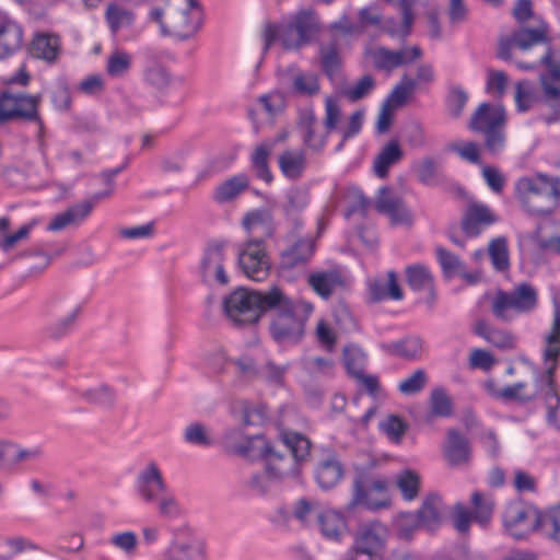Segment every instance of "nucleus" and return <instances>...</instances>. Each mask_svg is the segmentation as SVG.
Masks as SVG:
<instances>
[{
	"instance_id": "nucleus-3",
	"label": "nucleus",
	"mask_w": 560,
	"mask_h": 560,
	"mask_svg": "<svg viewBox=\"0 0 560 560\" xmlns=\"http://www.w3.org/2000/svg\"><path fill=\"white\" fill-rule=\"evenodd\" d=\"M320 31L318 14L312 8H303L278 24H267L262 31V51L278 42L287 50H300L312 43Z\"/></svg>"
},
{
	"instance_id": "nucleus-17",
	"label": "nucleus",
	"mask_w": 560,
	"mask_h": 560,
	"mask_svg": "<svg viewBox=\"0 0 560 560\" xmlns=\"http://www.w3.org/2000/svg\"><path fill=\"white\" fill-rule=\"evenodd\" d=\"M167 488L162 470L153 460L147 463L137 475L136 492L145 504H153Z\"/></svg>"
},
{
	"instance_id": "nucleus-44",
	"label": "nucleus",
	"mask_w": 560,
	"mask_h": 560,
	"mask_svg": "<svg viewBox=\"0 0 560 560\" xmlns=\"http://www.w3.org/2000/svg\"><path fill=\"white\" fill-rule=\"evenodd\" d=\"M342 476L343 467L335 456L324 459L316 470V480L323 489L335 487Z\"/></svg>"
},
{
	"instance_id": "nucleus-42",
	"label": "nucleus",
	"mask_w": 560,
	"mask_h": 560,
	"mask_svg": "<svg viewBox=\"0 0 560 560\" xmlns=\"http://www.w3.org/2000/svg\"><path fill=\"white\" fill-rule=\"evenodd\" d=\"M132 55L124 49L116 48L106 58L105 70L113 79H122L128 75L132 67Z\"/></svg>"
},
{
	"instance_id": "nucleus-5",
	"label": "nucleus",
	"mask_w": 560,
	"mask_h": 560,
	"mask_svg": "<svg viewBox=\"0 0 560 560\" xmlns=\"http://www.w3.org/2000/svg\"><path fill=\"white\" fill-rule=\"evenodd\" d=\"M149 16L159 24L163 35L180 40L194 36L201 26V13L196 0H162L154 5Z\"/></svg>"
},
{
	"instance_id": "nucleus-31",
	"label": "nucleus",
	"mask_w": 560,
	"mask_h": 560,
	"mask_svg": "<svg viewBox=\"0 0 560 560\" xmlns=\"http://www.w3.org/2000/svg\"><path fill=\"white\" fill-rule=\"evenodd\" d=\"M505 113L501 106L481 104L470 119L469 128L474 131L485 132L497 127H503Z\"/></svg>"
},
{
	"instance_id": "nucleus-12",
	"label": "nucleus",
	"mask_w": 560,
	"mask_h": 560,
	"mask_svg": "<svg viewBox=\"0 0 560 560\" xmlns=\"http://www.w3.org/2000/svg\"><path fill=\"white\" fill-rule=\"evenodd\" d=\"M364 506L370 511H378L390 506L388 494V482L381 477H373L363 480L361 477L353 481L352 499L348 505L351 510L354 506Z\"/></svg>"
},
{
	"instance_id": "nucleus-38",
	"label": "nucleus",
	"mask_w": 560,
	"mask_h": 560,
	"mask_svg": "<svg viewBox=\"0 0 560 560\" xmlns=\"http://www.w3.org/2000/svg\"><path fill=\"white\" fill-rule=\"evenodd\" d=\"M443 504L436 494H429L416 514L421 527L432 530L441 523Z\"/></svg>"
},
{
	"instance_id": "nucleus-27",
	"label": "nucleus",
	"mask_w": 560,
	"mask_h": 560,
	"mask_svg": "<svg viewBox=\"0 0 560 560\" xmlns=\"http://www.w3.org/2000/svg\"><path fill=\"white\" fill-rule=\"evenodd\" d=\"M497 222V215L485 203L469 202L463 218V230L468 236H477L487 226Z\"/></svg>"
},
{
	"instance_id": "nucleus-8",
	"label": "nucleus",
	"mask_w": 560,
	"mask_h": 560,
	"mask_svg": "<svg viewBox=\"0 0 560 560\" xmlns=\"http://www.w3.org/2000/svg\"><path fill=\"white\" fill-rule=\"evenodd\" d=\"M538 302V290L530 283L522 282L512 291H498L491 301V312L498 319L511 322L517 315L534 313Z\"/></svg>"
},
{
	"instance_id": "nucleus-15",
	"label": "nucleus",
	"mask_w": 560,
	"mask_h": 560,
	"mask_svg": "<svg viewBox=\"0 0 560 560\" xmlns=\"http://www.w3.org/2000/svg\"><path fill=\"white\" fill-rule=\"evenodd\" d=\"M542 513L521 502L510 503L503 515L506 532L514 538L521 539L541 528Z\"/></svg>"
},
{
	"instance_id": "nucleus-63",
	"label": "nucleus",
	"mask_w": 560,
	"mask_h": 560,
	"mask_svg": "<svg viewBox=\"0 0 560 560\" xmlns=\"http://www.w3.org/2000/svg\"><path fill=\"white\" fill-rule=\"evenodd\" d=\"M375 88V80L372 75H363L354 84L347 88L343 94L352 102L359 101L369 95Z\"/></svg>"
},
{
	"instance_id": "nucleus-50",
	"label": "nucleus",
	"mask_w": 560,
	"mask_h": 560,
	"mask_svg": "<svg viewBox=\"0 0 560 560\" xmlns=\"http://www.w3.org/2000/svg\"><path fill=\"white\" fill-rule=\"evenodd\" d=\"M273 144L271 142H262L256 147L252 155V164L257 176L265 182L271 180V173L268 168V158L272 151Z\"/></svg>"
},
{
	"instance_id": "nucleus-26",
	"label": "nucleus",
	"mask_w": 560,
	"mask_h": 560,
	"mask_svg": "<svg viewBox=\"0 0 560 560\" xmlns=\"http://www.w3.org/2000/svg\"><path fill=\"white\" fill-rule=\"evenodd\" d=\"M242 224L247 233V238H258L265 243L276 231L273 215L269 209H256L248 212L243 218Z\"/></svg>"
},
{
	"instance_id": "nucleus-52",
	"label": "nucleus",
	"mask_w": 560,
	"mask_h": 560,
	"mask_svg": "<svg viewBox=\"0 0 560 560\" xmlns=\"http://www.w3.org/2000/svg\"><path fill=\"white\" fill-rule=\"evenodd\" d=\"M133 13L120 5L110 4L106 10V21L113 33L133 23Z\"/></svg>"
},
{
	"instance_id": "nucleus-37",
	"label": "nucleus",
	"mask_w": 560,
	"mask_h": 560,
	"mask_svg": "<svg viewBox=\"0 0 560 560\" xmlns=\"http://www.w3.org/2000/svg\"><path fill=\"white\" fill-rule=\"evenodd\" d=\"M318 522L322 534L330 540L339 541L348 530L347 523L342 514L328 510L318 515Z\"/></svg>"
},
{
	"instance_id": "nucleus-53",
	"label": "nucleus",
	"mask_w": 560,
	"mask_h": 560,
	"mask_svg": "<svg viewBox=\"0 0 560 560\" xmlns=\"http://www.w3.org/2000/svg\"><path fill=\"white\" fill-rule=\"evenodd\" d=\"M154 500L156 510L162 517L176 518L182 514V506L175 494L167 488L163 494Z\"/></svg>"
},
{
	"instance_id": "nucleus-6",
	"label": "nucleus",
	"mask_w": 560,
	"mask_h": 560,
	"mask_svg": "<svg viewBox=\"0 0 560 560\" xmlns=\"http://www.w3.org/2000/svg\"><path fill=\"white\" fill-rule=\"evenodd\" d=\"M518 201L532 214H549L560 198V179L538 173L520 178L515 184Z\"/></svg>"
},
{
	"instance_id": "nucleus-4",
	"label": "nucleus",
	"mask_w": 560,
	"mask_h": 560,
	"mask_svg": "<svg viewBox=\"0 0 560 560\" xmlns=\"http://www.w3.org/2000/svg\"><path fill=\"white\" fill-rule=\"evenodd\" d=\"M553 307L552 325L545 336V373L537 381V387L546 402L548 423L560 430V422L557 415V410L560 407V397L553 381V373L558 366V358L560 357V290L553 294Z\"/></svg>"
},
{
	"instance_id": "nucleus-29",
	"label": "nucleus",
	"mask_w": 560,
	"mask_h": 560,
	"mask_svg": "<svg viewBox=\"0 0 560 560\" xmlns=\"http://www.w3.org/2000/svg\"><path fill=\"white\" fill-rule=\"evenodd\" d=\"M388 537L387 527L377 521L363 524L355 535L354 545L382 553Z\"/></svg>"
},
{
	"instance_id": "nucleus-20",
	"label": "nucleus",
	"mask_w": 560,
	"mask_h": 560,
	"mask_svg": "<svg viewBox=\"0 0 560 560\" xmlns=\"http://www.w3.org/2000/svg\"><path fill=\"white\" fill-rule=\"evenodd\" d=\"M375 209L388 217L394 225H411L412 212L406 207L401 197L388 187L380 188L374 201Z\"/></svg>"
},
{
	"instance_id": "nucleus-55",
	"label": "nucleus",
	"mask_w": 560,
	"mask_h": 560,
	"mask_svg": "<svg viewBox=\"0 0 560 560\" xmlns=\"http://www.w3.org/2000/svg\"><path fill=\"white\" fill-rule=\"evenodd\" d=\"M471 501L474 504V520L482 526L486 525L492 515L494 506L492 498L480 492H474Z\"/></svg>"
},
{
	"instance_id": "nucleus-56",
	"label": "nucleus",
	"mask_w": 560,
	"mask_h": 560,
	"mask_svg": "<svg viewBox=\"0 0 560 560\" xmlns=\"http://www.w3.org/2000/svg\"><path fill=\"white\" fill-rule=\"evenodd\" d=\"M380 429L392 442L400 443L408 425L400 417L390 415L380 423Z\"/></svg>"
},
{
	"instance_id": "nucleus-33",
	"label": "nucleus",
	"mask_w": 560,
	"mask_h": 560,
	"mask_svg": "<svg viewBox=\"0 0 560 560\" xmlns=\"http://www.w3.org/2000/svg\"><path fill=\"white\" fill-rule=\"evenodd\" d=\"M236 456L252 460L266 457L283 462L282 456L273 452L269 442L260 434L247 436Z\"/></svg>"
},
{
	"instance_id": "nucleus-9",
	"label": "nucleus",
	"mask_w": 560,
	"mask_h": 560,
	"mask_svg": "<svg viewBox=\"0 0 560 560\" xmlns=\"http://www.w3.org/2000/svg\"><path fill=\"white\" fill-rule=\"evenodd\" d=\"M81 311L79 304L72 303L65 293H54L44 300L40 306V314L47 318L62 315L55 322L44 327V334L54 340L67 336L72 329Z\"/></svg>"
},
{
	"instance_id": "nucleus-59",
	"label": "nucleus",
	"mask_w": 560,
	"mask_h": 560,
	"mask_svg": "<svg viewBox=\"0 0 560 560\" xmlns=\"http://www.w3.org/2000/svg\"><path fill=\"white\" fill-rule=\"evenodd\" d=\"M540 530L548 538L560 544V506L542 513Z\"/></svg>"
},
{
	"instance_id": "nucleus-7",
	"label": "nucleus",
	"mask_w": 560,
	"mask_h": 560,
	"mask_svg": "<svg viewBox=\"0 0 560 560\" xmlns=\"http://www.w3.org/2000/svg\"><path fill=\"white\" fill-rule=\"evenodd\" d=\"M268 296L269 289L257 291L238 288L223 299L224 314L236 326L256 324L267 312Z\"/></svg>"
},
{
	"instance_id": "nucleus-39",
	"label": "nucleus",
	"mask_w": 560,
	"mask_h": 560,
	"mask_svg": "<svg viewBox=\"0 0 560 560\" xmlns=\"http://www.w3.org/2000/svg\"><path fill=\"white\" fill-rule=\"evenodd\" d=\"M249 180L244 174L235 175L219 184L213 191V199L219 203H226L237 198L248 188Z\"/></svg>"
},
{
	"instance_id": "nucleus-13",
	"label": "nucleus",
	"mask_w": 560,
	"mask_h": 560,
	"mask_svg": "<svg viewBox=\"0 0 560 560\" xmlns=\"http://www.w3.org/2000/svg\"><path fill=\"white\" fill-rule=\"evenodd\" d=\"M44 456L45 452L40 445L28 446L13 438L0 436V470L18 471L40 462Z\"/></svg>"
},
{
	"instance_id": "nucleus-23",
	"label": "nucleus",
	"mask_w": 560,
	"mask_h": 560,
	"mask_svg": "<svg viewBox=\"0 0 560 560\" xmlns=\"http://www.w3.org/2000/svg\"><path fill=\"white\" fill-rule=\"evenodd\" d=\"M434 79L433 67L429 63H421L417 67L416 78H411L407 73L401 77L400 81L390 92V100L398 104H406L418 88L422 84L432 83Z\"/></svg>"
},
{
	"instance_id": "nucleus-62",
	"label": "nucleus",
	"mask_w": 560,
	"mask_h": 560,
	"mask_svg": "<svg viewBox=\"0 0 560 560\" xmlns=\"http://www.w3.org/2000/svg\"><path fill=\"white\" fill-rule=\"evenodd\" d=\"M144 80L156 90H164L171 82L168 71L159 63L148 66L144 70Z\"/></svg>"
},
{
	"instance_id": "nucleus-60",
	"label": "nucleus",
	"mask_w": 560,
	"mask_h": 560,
	"mask_svg": "<svg viewBox=\"0 0 560 560\" xmlns=\"http://www.w3.org/2000/svg\"><path fill=\"white\" fill-rule=\"evenodd\" d=\"M489 255L495 269L503 271L509 268V252L505 238L493 240L489 245Z\"/></svg>"
},
{
	"instance_id": "nucleus-10",
	"label": "nucleus",
	"mask_w": 560,
	"mask_h": 560,
	"mask_svg": "<svg viewBox=\"0 0 560 560\" xmlns=\"http://www.w3.org/2000/svg\"><path fill=\"white\" fill-rule=\"evenodd\" d=\"M40 94L3 92L0 94V121L27 120L38 125V139H42L44 122L39 116Z\"/></svg>"
},
{
	"instance_id": "nucleus-51",
	"label": "nucleus",
	"mask_w": 560,
	"mask_h": 560,
	"mask_svg": "<svg viewBox=\"0 0 560 560\" xmlns=\"http://www.w3.org/2000/svg\"><path fill=\"white\" fill-rule=\"evenodd\" d=\"M282 442L295 460H303L310 454L311 442L299 433H284Z\"/></svg>"
},
{
	"instance_id": "nucleus-28",
	"label": "nucleus",
	"mask_w": 560,
	"mask_h": 560,
	"mask_svg": "<svg viewBox=\"0 0 560 560\" xmlns=\"http://www.w3.org/2000/svg\"><path fill=\"white\" fill-rule=\"evenodd\" d=\"M290 91L300 96H315L320 91L319 78L316 72L292 67L287 72Z\"/></svg>"
},
{
	"instance_id": "nucleus-47",
	"label": "nucleus",
	"mask_w": 560,
	"mask_h": 560,
	"mask_svg": "<svg viewBox=\"0 0 560 560\" xmlns=\"http://www.w3.org/2000/svg\"><path fill=\"white\" fill-rule=\"evenodd\" d=\"M60 49L58 36L51 34H37L32 42V54L39 59L52 62L57 59Z\"/></svg>"
},
{
	"instance_id": "nucleus-16",
	"label": "nucleus",
	"mask_w": 560,
	"mask_h": 560,
	"mask_svg": "<svg viewBox=\"0 0 560 560\" xmlns=\"http://www.w3.org/2000/svg\"><path fill=\"white\" fill-rule=\"evenodd\" d=\"M366 57L370 58L375 69L392 72L396 68L410 65L422 57V49L419 46L405 47L392 50L384 46L368 47Z\"/></svg>"
},
{
	"instance_id": "nucleus-54",
	"label": "nucleus",
	"mask_w": 560,
	"mask_h": 560,
	"mask_svg": "<svg viewBox=\"0 0 560 560\" xmlns=\"http://www.w3.org/2000/svg\"><path fill=\"white\" fill-rule=\"evenodd\" d=\"M184 440L188 444L207 447L212 444L210 430L200 422H192L185 428Z\"/></svg>"
},
{
	"instance_id": "nucleus-18",
	"label": "nucleus",
	"mask_w": 560,
	"mask_h": 560,
	"mask_svg": "<svg viewBox=\"0 0 560 560\" xmlns=\"http://www.w3.org/2000/svg\"><path fill=\"white\" fill-rule=\"evenodd\" d=\"M547 42L546 27L540 26L537 28H521L512 35L502 37L498 46V57L502 60H510L512 58V50L518 48L526 51L535 45L544 44Z\"/></svg>"
},
{
	"instance_id": "nucleus-36",
	"label": "nucleus",
	"mask_w": 560,
	"mask_h": 560,
	"mask_svg": "<svg viewBox=\"0 0 560 560\" xmlns=\"http://www.w3.org/2000/svg\"><path fill=\"white\" fill-rule=\"evenodd\" d=\"M314 254V241L304 238L296 242L291 248L283 252L280 266L283 269H292L304 265Z\"/></svg>"
},
{
	"instance_id": "nucleus-30",
	"label": "nucleus",
	"mask_w": 560,
	"mask_h": 560,
	"mask_svg": "<svg viewBox=\"0 0 560 560\" xmlns=\"http://www.w3.org/2000/svg\"><path fill=\"white\" fill-rule=\"evenodd\" d=\"M443 452L446 460L452 466L465 465L470 458V446L467 438L454 429L446 433Z\"/></svg>"
},
{
	"instance_id": "nucleus-48",
	"label": "nucleus",
	"mask_w": 560,
	"mask_h": 560,
	"mask_svg": "<svg viewBox=\"0 0 560 560\" xmlns=\"http://www.w3.org/2000/svg\"><path fill=\"white\" fill-rule=\"evenodd\" d=\"M396 485L406 501L415 500L420 491V475L411 469H405L396 476Z\"/></svg>"
},
{
	"instance_id": "nucleus-14",
	"label": "nucleus",
	"mask_w": 560,
	"mask_h": 560,
	"mask_svg": "<svg viewBox=\"0 0 560 560\" xmlns=\"http://www.w3.org/2000/svg\"><path fill=\"white\" fill-rule=\"evenodd\" d=\"M228 265V243L225 241L209 242L200 260L199 271L202 280L226 285L230 282Z\"/></svg>"
},
{
	"instance_id": "nucleus-58",
	"label": "nucleus",
	"mask_w": 560,
	"mask_h": 560,
	"mask_svg": "<svg viewBox=\"0 0 560 560\" xmlns=\"http://www.w3.org/2000/svg\"><path fill=\"white\" fill-rule=\"evenodd\" d=\"M80 395L88 402L100 406H110L115 400V393L107 385H97L84 389Z\"/></svg>"
},
{
	"instance_id": "nucleus-22",
	"label": "nucleus",
	"mask_w": 560,
	"mask_h": 560,
	"mask_svg": "<svg viewBox=\"0 0 560 560\" xmlns=\"http://www.w3.org/2000/svg\"><path fill=\"white\" fill-rule=\"evenodd\" d=\"M375 209L388 217L394 225H411L412 212L406 207L401 197L388 187L380 188L374 201Z\"/></svg>"
},
{
	"instance_id": "nucleus-34",
	"label": "nucleus",
	"mask_w": 560,
	"mask_h": 560,
	"mask_svg": "<svg viewBox=\"0 0 560 560\" xmlns=\"http://www.w3.org/2000/svg\"><path fill=\"white\" fill-rule=\"evenodd\" d=\"M530 240L540 250L560 255V222H549L538 226Z\"/></svg>"
},
{
	"instance_id": "nucleus-41",
	"label": "nucleus",
	"mask_w": 560,
	"mask_h": 560,
	"mask_svg": "<svg viewBox=\"0 0 560 560\" xmlns=\"http://www.w3.org/2000/svg\"><path fill=\"white\" fill-rule=\"evenodd\" d=\"M402 156L404 152L398 141L392 140L387 142L374 160L373 167L375 174L380 178H385L388 175L389 167L398 163Z\"/></svg>"
},
{
	"instance_id": "nucleus-49",
	"label": "nucleus",
	"mask_w": 560,
	"mask_h": 560,
	"mask_svg": "<svg viewBox=\"0 0 560 560\" xmlns=\"http://www.w3.org/2000/svg\"><path fill=\"white\" fill-rule=\"evenodd\" d=\"M308 202L310 195L307 189L303 187L291 188L285 195L283 211L288 218H294L307 207Z\"/></svg>"
},
{
	"instance_id": "nucleus-64",
	"label": "nucleus",
	"mask_w": 560,
	"mask_h": 560,
	"mask_svg": "<svg viewBox=\"0 0 560 560\" xmlns=\"http://www.w3.org/2000/svg\"><path fill=\"white\" fill-rule=\"evenodd\" d=\"M329 32L332 44L338 45L342 38H348L357 34L359 28L346 15H343L338 21L329 25Z\"/></svg>"
},
{
	"instance_id": "nucleus-61",
	"label": "nucleus",
	"mask_w": 560,
	"mask_h": 560,
	"mask_svg": "<svg viewBox=\"0 0 560 560\" xmlns=\"http://www.w3.org/2000/svg\"><path fill=\"white\" fill-rule=\"evenodd\" d=\"M40 223L39 218H33L23 224L16 232L5 235L0 242V248L4 252L12 249L19 242L26 240L32 232Z\"/></svg>"
},
{
	"instance_id": "nucleus-46",
	"label": "nucleus",
	"mask_w": 560,
	"mask_h": 560,
	"mask_svg": "<svg viewBox=\"0 0 560 560\" xmlns=\"http://www.w3.org/2000/svg\"><path fill=\"white\" fill-rule=\"evenodd\" d=\"M474 331L499 349H512L514 347V337L509 331L492 328L485 320L476 322Z\"/></svg>"
},
{
	"instance_id": "nucleus-1",
	"label": "nucleus",
	"mask_w": 560,
	"mask_h": 560,
	"mask_svg": "<svg viewBox=\"0 0 560 560\" xmlns=\"http://www.w3.org/2000/svg\"><path fill=\"white\" fill-rule=\"evenodd\" d=\"M540 63L545 66L539 74L540 88L528 80L518 81L514 101L518 112L536 107L540 119L550 125L560 120V49L548 48Z\"/></svg>"
},
{
	"instance_id": "nucleus-11",
	"label": "nucleus",
	"mask_w": 560,
	"mask_h": 560,
	"mask_svg": "<svg viewBox=\"0 0 560 560\" xmlns=\"http://www.w3.org/2000/svg\"><path fill=\"white\" fill-rule=\"evenodd\" d=\"M237 266L253 281H264L270 272V259L266 243L258 238H246L237 244Z\"/></svg>"
},
{
	"instance_id": "nucleus-35",
	"label": "nucleus",
	"mask_w": 560,
	"mask_h": 560,
	"mask_svg": "<svg viewBox=\"0 0 560 560\" xmlns=\"http://www.w3.org/2000/svg\"><path fill=\"white\" fill-rule=\"evenodd\" d=\"M281 463L280 459L269 458L266 471L253 475L246 482L247 487L256 493H265L271 479H280L288 474Z\"/></svg>"
},
{
	"instance_id": "nucleus-25",
	"label": "nucleus",
	"mask_w": 560,
	"mask_h": 560,
	"mask_svg": "<svg viewBox=\"0 0 560 560\" xmlns=\"http://www.w3.org/2000/svg\"><path fill=\"white\" fill-rule=\"evenodd\" d=\"M307 283L322 299H329L337 290L346 287L347 279L339 268L316 270L307 276Z\"/></svg>"
},
{
	"instance_id": "nucleus-24",
	"label": "nucleus",
	"mask_w": 560,
	"mask_h": 560,
	"mask_svg": "<svg viewBox=\"0 0 560 560\" xmlns=\"http://www.w3.org/2000/svg\"><path fill=\"white\" fill-rule=\"evenodd\" d=\"M24 42L22 25L7 12L0 10V59L19 51Z\"/></svg>"
},
{
	"instance_id": "nucleus-21",
	"label": "nucleus",
	"mask_w": 560,
	"mask_h": 560,
	"mask_svg": "<svg viewBox=\"0 0 560 560\" xmlns=\"http://www.w3.org/2000/svg\"><path fill=\"white\" fill-rule=\"evenodd\" d=\"M375 209L388 217L394 225H411L412 212L406 207L401 197L388 187L380 188L374 201Z\"/></svg>"
},
{
	"instance_id": "nucleus-40",
	"label": "nucleus",
	"mask_w": 560,
	"mask_h": 560,
	"mask_svg": "<svg viewBox=\"0 0 560 560\" xmlns=\"http://www.w3.org/2000/svg\"><path fill=\"white\" fill-rule=\"evenodd\" d=\"M278 163L285 177L296 179L306 168V154L303 150H287L279 155Z\"/></svg>"
},
{
	"instance_id": "nucleus-19",
	"label": "nucleus",
	"mask_w": 560,
	"mask_h": 560,
	"mask_svg": "<svg viewBox=\"0 0 560 560\" xmlns=\"http://www.w3.org/2000/svg\"><path fill=\"white\" fill-rule=\"evenodd\" d=\"M113 189L97 192L90 200L77 203L66 211L56 214L47 225V231L59 232L70 226L80 225L91 213L94 205L112 195Z\"/></svg>"
},
{
	"instance_id": "nucleus-32",
	"label": "nucleus",
	"mask_w": 560,
	"mask_h": 560,
	"mask_svg": "<svg viewBox=\"0 0 560 560\" xmlns=\"http://www.w3.org/2000/svg\"><path fill=\"white\" fill-rule=\"evenodd\" d=\"M162 560H206V550L197 539L174 540L164 550Z\"/></svg>"
},
{
	"instance_id": "nucleus-57",
	"label": "nucleus",
	"mask_w": 560,
	"mask_h": 560,
	"mask_svg": "<svg viewBox=\"0 0 560 560\" xmlns=\"http://www.w3.org/2000/svg\"><path fill=\"white\" fill-rule=\"evenodd\" d=\"M109 544L126 556L132 557L137 552L139 540L135 532L126 530L114 534L109 538Z\"/></svg>"
},
{
	"instance_id": "nucleus-2",
	"label": "nucleus",
	"mask_w": 560,
	"mask_h": 560,
	"mask_svg": "<svg viewBox=\"0 0 560 560\" xmlns=\"http://www.w3.org/2000/svg\"><path fill=\"white\" fill-rule=\"evenodd\" d=\"M267 311H273L270 335L278 343L298 342L303 334L305 323L313 313V305L305 301L291 299L279 287L269 289L266 301Z\"/></svg>"
},
{
	"instance_id": "nucleus-43",
	"label": "nucleus",
	"mask_w": 560,
	"mask_h": 560,
	"mask_svg": "<svg viewBox=\"0 0 560 560\" xmlns=\"http://www.w3.org/2000/svg\"><path fill=\"white\" fill-rule=\"evenodd\" d=\"M408 285L417 292L433 294L434 280L431 271L423 265L416 264L406 268Z\"/></svg>"
},
{
	"instance_id": "nucleus-45",
	"label": "nucleus",
	"mask_w": 560,
	"mask_h": 560,
	"mask_svg": "<svg viewBox=\"0 0 560 560\" xmlns=\"http://www.w3.org/2000/svg\"><path fill=\"white\" fill-rule=\"evenodd\" d=\"M370 295L373 301L401 300L404 294L397 282L396 273L388 271L386 281L376 280L371 282Z\"/></svg>"
}]
</instances>
